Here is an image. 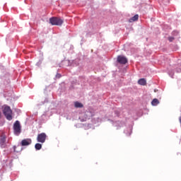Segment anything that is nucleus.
Wrapping results in <instances>:
<instances>
[{
	"mask_svg": "<svg viewBox=\"0 0 181 181\" xmlns=\"http://www.w3.org/2000/svg\"><path fill=\"white\" fill-rule=\"evenodd\" d=\"M3 114L8 121H12V110L11 109V107L8 105L4 106Z\"/></svg>",
	"mask_w": 181,
	"mask_h": 181,
	"instance_id": "1",
	"label": "nucleus"
},
{
	"mask_svg": "<svg viewBox=\"0 0 181 181\" xmlns=\"http://www.w3.org/2000/svg\"><path fill=\"white\" fill-rule=\"evenodd\" d=\"M49 23L53 25L62 26L63 25V20L60 18L52 17L49 18Z\"/></svg>",
	"mask_w": 181,
	"mask_h": 181,
	"instance_id": "2",
	"label": "nucleus"
},
{
	"mask_svg": "<svg viewBox=\"0 0 181 181\" xmlns=\"http://www.w3.org/2000/svg\"><path fill=\"white\" fill-rule=\"evenodd\" d=\"M13 131L16 135L21 134V123L18 120L13 124Z\"/></svg>",
	"mask_w": 181,
	"mask_h": 181,
	"instance_id": "3",
	"label": "nucleus"
},
{
	"mask_svg": "<svg viewBox=\"0 0 181 181\" xmlns=\"http://www.w3.org/2000/svg\"><path fill=\"white\" fill-rule=\"evenodd\" d=\"M46 138H47V135L45 133L39 134L37 136V142H40V144H45L46 142Z\"/></svg>",
	"mask_w": 181,
	"mask_h": 181,
	"instance_id": "4",
	"label": "nucleus"
},
{
	"mask_svg": "<svg viewBox=\"0 0 181 181\" xmlns=\"http://www.w3.org/2000/svg\"><path fill=\"white\" fill-rule=\"evenodd\" d=\"M117 62L120 64H127L128 63V59L124 56L119 55L117 57Z\"/></svg>",
	"mask_w": 181,
	"mask_h": 181,
	"instance_id": "5",
	"label": "nucleus"
},
{
	"mask_svg": "<svg viewBox=\"0 0 181 181\" xmlns=\"http://www.w3.org/2000/svg\"><path fill=\"white\" fill-rule=\"evenodd\" d=\"M32 144V139H24L21 141V146H29Z\"/></svg>",
	"mask_w": 181,
	"mask_h": 181,
	"instance_id": "6",
	"label": "nucleus"
},
{
	"mask_svg": "<svg viewBox=\"0 0 181 181\" xmlns=\"http://www.w3.org/2000/svg\"><path fill=\"white\" fill-rule=\"evenodd\" d=\"M0 145L1 148H5V146H6V137H5V136H1L0 139Z\"/></svg>",
	"mask_w": 181,
	"mask_h": 181,
	"instance_id": "7",
	"label": "nucleus"
},
{
	"mask_svg": "<svg viewBox=\"0 0 181 181\" xmlns=\"http://www.w3.org/2000/svg\"><path fill=\"white\" fill-rule=\"evenodd\" d=\"M139 18V16L138 14H136L134 16L129 18V22L131 23L132 22H136L138 19Z\"/></svg>",
	"mask_w": 181,
	"mask_h": 181,
	"instance_id": "8",
	"label": "nucleus"
},
{
	"mask_svg": "<svg viewBox=\"0 0 181 181\" xmlns=\"http://www.w3.org/2000/svg\"><path fill=\"white\" fill-rule=\"evenodd\" d=\"M138 84L140 86H146V80L145 78H140L138 81Z\"/></svg>",
	"mask_w": 181,
	"mask_h": 181,
	"instance_id": "9",
	"label": "nucleus"
},
{
	"mask_svg": "<svg viewBox=\"0 0 181 181\" xmlns=\"http://www.w3.org/2000/svg\"><path fill=\"white\" fill-rule=\"evenodd\" d=\"M74 107H75V108H83V107H84V105H83V103H81L75 102Z\"/></svg>",
	"mask_w": 181,
	"mask_h": 181,
	"instance_id": "10",
	"label": "nucleus"
},
{
	"mask_svg": "<svg viewBox=\"0 0 181 181\" xmlns=\"http://www.w3.org/2000/svg\"><path fill=\"white\" fill-rule=\"evenodd\" d=\"M158 104H159V100H158L157 98H154L151 102V105L153 106H156L158 105Z\"/></svg>",
	"mask_w": 181,
	"mask_h": 181,
	"instance_id": "11",
	"label": "nucleus"
},
{
	"mask_svg": "<svg viewBox=\"0 0 181 181\" xmlns=\"http://www.w3.org/2000/svg\"><path fill=\"white\" fill-rule=\"evenodd\" d=\"M35 148L37 151H40V149H42V145L39 143H37L35 145Z\"/></svg>",
	"mask_w": 181,
	"mask_h": 181,
	"instance_id": "12",
	"label": "nucleus"
},
{
	"mask_svg": "<svg viewBox=\"0 0 181 181\" xmlns=\"http://www.w3.org/2000/svg\"><path fill=\"white\" fill-rule=\"evenodd\" d=\"M18 148H21V146H14L13 147V149H14V152H21V151H22V148H21V150L19 151V150H18Z\"/></svg>",
	"mask_w": 181,
	"mask_h": 181,
	"instance_id": "13",
	"label": "nucleus"
},
{
	"mask_svg": "<svg viewBox=\"0 0 181 181\" xmlns=\"http://www.w3.org/2000/svg\"><path fill=\"white\" fill-rule=\"evenodd\" d=\"M168 40H169V42H173V41L175 40V37H168Z\"/></svg>",
	"mask_w": 181,
	"mask_h": 181,
	"instance_id": "14",
	"label": "nucleus"
},
{
	"mask_svg": "<svg viewBox=\"0 0 181 181\" xmlns=\"http://www.w3.org/2000/svg\"><path fill=\"white\" fill-rule=\"evenodd\" d=\"M2 118V112H0V119Z\"/></svg>",
	"mask_w": 181,
	"mask_h": 181,
	"instance_id": "15",
	"label": "nucleus"
}]
</instances>
